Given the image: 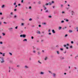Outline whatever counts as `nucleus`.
Segmentation results:
<instances>
[{"mask_svg": "<svg viewBox=\"0 0 78 78\" xmlns=\"http://www.w3.org/2000/svg\"><path fill=\"white\" fill-rule=\"evenodd\" d=\"M28 66H24V69H28Z\"/></svg>", "mask_w": 78, "mask_h": 78, "instance_id": "obj_12", "label": "nucleus"}, {"mask_svg": "<svg viewBox=\"0 0 78 78\" xmlns=\"http://www.w3.org/2000/svg\"><path fill=\"white\" fill-rule=\"evenodd\" d=\"M71 12H72V15H73L74 14V12L73 11H71Z\"/></svg>", "mask_w": 78, "mask_h": 78, "instance_id": "obj_16", "label": "nucleus"}, {"mask_svg": "<svg viewBox=\"0 0 78 78\" xmlns=\"http://www.w3.org/2000/svg\"><path fill=\"white\" fill-rule=\"evenodd\" d=\"M40 50V49L39 48H37V50Z\"/></svg>", "mask_w": 78, "mask_h": 78, "instance_id": "obj_38", "label": "nucleus"}, {"mask_svg": "<svg viewBox=\"0 0 78 78\" xmlns=\"http://www.w3.org/2000/svg\"><path fill=\"white\" fill-rule=\"evenodd\" d=\"M47 59H48V58H47V57H45V58H44V60L45 61H46L47 60Z\"/></svg>", "mask_w": 78, "mask_h": 78, "instance_id": "obj_20", "label": "nucleus"}, {"mask_svg": "<svg viewBox=\"0 0 78 78\" xmlns=\"http://www.w3.org/2000/svg\"><path fill=\"white\" fill-rule=\"evenodd\" d=\"M0 15H2V13L0 12Z\"/></svg>", "mask_w": 78, "mask_h": 78, "instance_id": "obj_62", "label": "nucleus"}, {"mask_svg": "<svg viewBox=\"0 0 78 78\" xmlns=\"http://www.w3.org/2000/svg\"><path fill=\"white\" fill-rule=\"evenodd\" d=\"M43 8H44V10H46L47 9V8L45 7V5L43 6Z\"/></svg>", "mask_w": 78, "mask_h": 78, "instance_id": "obj_11", "label": "nucleus"}, {"mask_svg": "<svg viewBox=\"0 0 78 78\" xmlns=\"http://www.w3.org/2000/svg\"><path fill=\"white\" fill-rule=\"evenodd\" d=\"M38 4L40 5L41 3V1H39L38 2Z\"/></svg>", "mask_w": 78, "mask_h": 78, "instance_id": "obj_28", "label": "nucleus"}, {"mask_svg": "<svg viewBox=\"0 0 78 78\" xmlns=\"http://www.w3.org/2000/svg\"><path fill=\"white\" fill-rule=\"evenodd\" d=\"M8 30L10 31H12L13 28L12 27H9L8 28Z\"/></svg>", "mask_w": 78, "mask_h": 78, "instance_id": "obj_4", "label": "nucleus"}, {"mask_svg": "<svg viewBox=\"0 0 78 78\" xmlns=\"http://www.w3.org/2000/svg\"><path fill=\"white\" fill-rule=\"evenodd\" d=\"M56 47H59V46L58 45H57L56 46Z\"/></svg>", "mask_w": 78, "mask_h": 78, "instance_id": "obj_52", "label": "nucleus"}, {"mask_svg": "<svg viewBox=\"0 0 78 78\" xmlns=\"http://www.w3.org/2000/svg\"><path fill=\"white\" fill-rule=\"evenodd\" d=\"M2 50H5V47L3 46L2 47Z\"/></svg>", "mask_w": 78, "mask_h": 78, "instance_id": "obj_17", "label": "nucleus"}, {"mask_svg": "<svg viewBox=\"0 0 78 78\" xmlns=\"http://www.w3.org/2000/svg\"><path fill=\"white\" fill-rule=\"evenodd\" d=\"M39 27H41V25H39Z\"/></svg>", "mask_w": 78, "mask_h": 78, "instance_id": "obj_64", "label": "nucleus"}, {"mask_svg": "<svg viewBox=\"0 0 78 78\" xmlns=\"http://www.w3.org/2000/svg\"><path fill=\"white\" fill-rule=\"evenodd\" d=\"M48 32H50V29H49L48 30Z\"/></svg>", "mask_w": 78, "mask_h": 78, "instance_id": "obj_57", "label": "nucleus"}, {"mask_svg": "<svg viewBox=\"0 0 78 78\" xmlns=\"http://www.w3.org/2000/svg\"><path fill=\"white\" fill-rule=\"evenodd\" d=\"M48 5H51V2H49L48 3Z\"/></svg>", "mask_w": 78, "mask_h": 78, "instance_id": "obj_25", "label": "nucleus"}, {"mask_svg": "<svg viewBox=\"0 0 78 78\" xmlns=\"http://www.w3.org/2000/svg\"><path fill=\"white\" fill-rule=\"evenodd\" d=\"M27 42V39H24L23 40V42Z\"/></svg>", "mask_w": 78, "mask_h": 78, "instance_id": "obj_18", "label": "nucleus"}, {"mask_svg": "<svg viewBox=\"0 0 78 78\" xmlns=\"http://www.w3.org/2000/svg\"><path fill=\"white\" fill-rule=\"evenodd\" d=\"M2 34L3 36H5V34H4V33H2Z\"/></svg>", "mask_w": 78, "mask_h": 78, "instance_id": "obj_44", "label": "nucleus"}, {"mask_svg": "<svg viewBox=\"0 0 78 78\" xmlns=\"http://www.w3.org/2000/svg\"><path fill=\"white\" fill-rule=\"evenodd\" d=\"M0 54L1 55H2L3 56H5V53H2L1 52H0Z\"/></svg>", "mask_w": 78, "mask_h": 78, "instance_id": "obj_5", "label": "nucleus"}, {"mask_svg": "<svg viewBox=\"0 0 78 78\" xmlns=\"http://www.w3.org/2000/svg\"><path fill=\"white\" fill-rule=\"evenodd\" d=\"M62 14H64V13H65V12H62Z\"/></svg>", "mask_w": 78, "mask_h": 78, "instance_id": "obj_48", "label": "nucleus"}, {"mask_svg": "<svg viewBox=\"0 0 78 78\" xmlns=\"http://www.w3.org/2000/svg\"><path fill=\"white\" fill-rule=\"evenodd\" d=\"M64 20H65L66 22H69V20L68 19H64Z\"/></svg>", "mask_w": 78, "mask_h": 78, "instance_id": "obj_13", "label": "nucleus"}, {"mask_svg": "<svg viewBox=\"0 0 78 78\" xmlns=\"http://www.w3.org/2000/svg\"><path fill=\"white\" fill-rule=\"evenodd\" d=\"M68 36V34H66L65 35V37H67V36Z\"/></svg>", "mask_w": 78, "mask_h": 78, "instance_id": "obj_41", "label": "nucleus"}, {"mask_svg": "<svg viewBox=\"0 0 78 78\" xmlns=\"http://www.w3.org/2000/svg\"><path fill=\"white\" fill-rule=\"evenodd\" d=\"M75 29H76L77 32H78V27H76Z\"/></svg>", "mask_w": 78, "mask_h": 78, "instance_id": "obj_19", "label": "nucleus"}, {"mask_svg": "<svg viewBox=\"0 0 78 78\" xmlns=\"http://www.w3.org/2000/svg\"><path fill=\"white\" fill-rule=\"evenodd\" d=\"M23 25H24V23H21V26H23Z\"/></svg>", "mask_w": 78, "mask_h": 78, "instance_id": "obj_39", "label": "nucleus"}, {"mask_svg": "<svg viewBox=\"0 0 78 78\" xmlns=\"http://www.w3.org/2000/svg\"><path fill=\"white\" fill-rule=\"evenodd\" d=\"M0 44H3V42L2 41L0 42Z\"/></svg>", "mask_w": 78, "mask_h": 78, "instance_id": "obj_42", "label": "nucleus"}, {"mask_svg": "<svg viewBox=\"0 0 78 78\" xmlns=\"http://www.w3.org/2000/svg\"><path fill=\"white\" fill-rule=\"evenodd\" d=\"M60 59L61 61H62V60H64V59H65V58H64V57H63L62 56H61L60 57Z\"/></svg>", "mask_w": 78, "mask_h": 78, "instance_id": "obj_3", "label": "nucleus"}, {"mask_svg": "<svg viewBox=\"0 0 78 78\" xmlns=\"http://www.w3.org/2000/svg\"><path fill=\"white\" fill-rule=\"evenodd\" d=\"M32 52L33 53H34V54L36 53V50H33Z\"/></svg>", "mask_w": 78, "mask_h": 78, "instance_id": "obj_8", "label": "nucleus"}, {"mask_svg": "<svg viewBox=\"0 0 78 78\" xmlns=\"http://www.w3.org/2000/svg\"><path fill=\"white\" fill-rule=\"evenodd\" d=\"M48 34H49V35H51V33H49Z\"/></svg>", "mask_w": 78, "mask_h": 78, "instance_id": "obj_54", "label": "nucleus"}, {"mask_svg": "<svg viewBox=\"0 0 78 78\" xmlns=\"http://www.w3.org/2000/svg\"><path fill=\"white\" fill-rule=\"evenodd\" d=\"M41 42H44V40H41Z\"/></svg>", "mask_w": 78, "mask_h": 78, "instance_id": "obj_63", "label": "nucleus"}, {"mask_svg": "<svg viewBox=\"0 0 78 78\" xmlns=\"http://www.w3.org/2000/svg\"><path fill=\"white\" fill-rule=\"evenodd\" d=\"M45 5L46 6H48V3H46V4H45Z\"/></svg>", "mask_w": 78, "mask_h": 78, "instance_id": "obj_34", "label": "nucleus"}, {"mask_svg": "<svg viewBox=\"0 0 78 78\" xmlns=\"http://www.w3.org/2000/svg\"><path fill=\"white\" fill-rule=\"evenodd\" d=\"M12 12H11V13H10V14L11 15H12Z\"/></svg>", "mask_w": 78, "mask_h": 78, "instance_id": "obj_59", "label": "nucleus"}, {"mask_svg": "<svg viewBox=\"0 0 78 78\" xmlns=\"http://www.w3.org/2000/svg\"><path fill=\"white\" fill-rule=\"evenodd\" d=\"M14 11H17V9H14Z\"/></svg>", "mask_w": 78, "mask_h": 78, "instance_id": "obj_51", "label": "nucleus"}, {"mask_svg": "<svg viewBox=\"0 0 78 78\" xmlns=\"http://www.w3.org/2000/svg\"><path fill=\"white\" fill-rule=\"evenodd\" d=\"M14 18H15V19L17 18V16L14 15Z\"/></svg>", "mask_w": 78, "mask_h": 78, "instance_id": "obj_33", "label": "nucleus"}, {"mask_svg": "<svg viewBox=\"0 0 78 78\" xmlns=\"http://www.w3.org/2000/svg\"><path fill=\"white\" fill-rule=\"evenodd\" d=\"M51 3L52 4H53V3H54V1H51Z\"/></svg>", "mask_w": 78, "mask_h": 78, "instance_id": "obj_40", "label": "nucleus"}, {"mask_svg": "<svg viewBox=\"0 0 78 78\" xmlns=\"http://www.w3.org/2000/svg\"><path fill=\"white\" fill-rule=\"evenodd\" d=\"M66 45H67V46H69V44H66Z\"/></svg>", "mask_w": 78, "mask_h": 78, "instance_id": "obj_53", "label": "nucleus"}, {"mask_svg": "<svg viewBox=\"0 0 78 78\" xmlns=\"http://www.w3.org/2000/svg\"><path fill=\"white\" fill-rule=\"evenodd\" d=\"M48 72L50 73H51V74H53V73L51 71H49Z\"/></svg>", "mask_w": 78, "mask_h": 78, "instance_id": "obj_30", "label": "nucleus"}, {"mask_svg": "<svg viewBox=\"0 0 78 78\" xmlns=\"http://www.w3.org/2000/svg\"><path fill=\"white\" fill-rule=\"evenodd\" d=\"M61 23H64V20H62V21H61Z\"/></svg>", "mask_w": 78, "mask_h": 78, "instance_id": "obj_27", "label": "nucleus"}, {"mask_svg": "<svg viewBox=\"0 0 78 78\" xmlns=\"http://www.w3.org/2000/svg\"><path fill=\"white\" fill-rule=\"evenodd\" d=\"M63 46H64V47H66V45L65 44V45H64Z\"/></svg>", "mask_w": 78, "mask_h": 78, "instance_id": "obj_50", "label": "nucleus"}, {"mask_svg": "<svg viewBox=\"0 0 78 78\" xmlns=\"http://www.w3.org/2000/svg\"><path fill=\"white\" fill-rule=\"evenodd\" d=\"M22 20H23V21H24V20H24V19H22Z\"/></svg>", "mask_w": 78, "mask_h": 78, "instance_id": "obj_60", "label": "nucleus"}, {"mask_svg": "<svg viewBox=\"0 0 78 78\" xmlns=\"http://www.w3.org/2000/svg\"><path fill=\"white\" fill-rule=\"evenodd\" d=\"M38 63H39V64H42V62H40V61H39V60H38Z\"/></svg>", "mask_w": 78, "mask_h": 78, "instance_id": "obj_23", "label": "nucleus"}, {"mask_svg": "<svg viewBox=\"0 0 78 78\" xmlns=\"http://www.w3.org/2000/svg\"><path fill=\"white\" fill-rule=\"evenodd\" d=\"M21 2L22 3H23V0H21Z\"/></svg>", "mask_w": 78, "mask_h": 78, "instance_id": "obj_46", "label": "nucleus"}, {"mask_svg": "<svg viewBox=\"0 0 78 78\" xmlns=\"http://www.w3.org/2000/svg\"><path fill=\"white\" fill-rule=\"evenodd\" d=\"M18 27L16 26V27H15V29H17L18 28Z\"/></svg>", "mask_w": 78, "mask_h": 78, "instance_id": "obj_55", "label": "nucleus"}, {"mask_svg": "<svg viewBox=\"0 0 78 78\" xmlns=\"http://www.w3.org/2000/svg\"><path fill=\"white\" fill-rule=\"evenodd\" d=\"M67 27H64L62 29L63 30H64L65 29H66L67 28Z\"/></svg>", "mask_w": 78, "mask_h": 78, "instance_id": "obj_26", "label": "nucleus"}, {"mask_svg": "<svg viewBox=\"0 0 78 78\" xmlns=\"http://www.w3.org/2000/svg\"><path fill=\"white\" fill-rule=\"evenodd\" d=\"M0 61H1V63H3L5 62L4 61V58L3 57H0Z\"/></svg>", "mask_w": 78, "mask_h": 78, "instance_id": "obj_1", "label": "nucleus"}, {"mask_svg": "<svg viewBox=\"0 0 78 78\" xmlns=\"http://www.w3.org/2000/svg\"><path fill=\"white\" fill-rule=\"evenodd\" d=\"M9 54L11 55V56H12V54L11 52H9Z\"/></svg>", "mask_w": 78, "mask_h": 78, "instance_id": "obj_32", "label": "nucleus"}, {"mask_svg": "<svg viewBox=\"0 0 78 78\" xmlns=\"http://www.w3.org/2000/svg\"><path fill=\"white\" fill-rule=\"evenodd\" d=\"M38 55H39L41 54V52L40 51H39L37 52Z\"/></svg>", "mask_w": 78, "mask_h": 78, "instance_id": "obj_21", "label": "nucleus"}, {"mask_svg": "<svg viewBox=\"0 0 78 78\" xmlns=\"http://www.w3.org/2000/svg\"><path fill=\"white\" fill-rule=\"evenodd\" d=\"M66 52H67V51H65L64 52V53H65V54H66Z\"/></svg>", "mask_w": 78, "mask_h": 78, "instance_id": "obj_58", "label": "nucleus"}, {"mask_svg": "<svg viewBox=\"0 0 78 78\" xmlns=\"http://www.w3.org/2000/svg\"><path fill=\"white\" fill-rule=\"evenodd\" d=\"M42 24L43 25H47V23L45 22L42 23Z\"/></svg>", "mask_w": 78, "mask_h": 78, "instance_id": "obj_15", "label": "nucleus"}, {"mask_svg": "<svg viewBox=\"0 0 78 78\" xmlns=\"http://www.w3.org/2000/svg\"><path fill=\"white\" fill-rule=\"evenodd\" d=\"M60 50H61L62 51V50H63V49H62V48H60Z\"/></svg>", "mask_w": 78, "mask_h": 78, "instance_id": "obj_49", "label": "nucleus"}, {"mask_svg": "<svg viewBox=\"0 0 78 78\" xmlns=\"http://www.w3.org/2000/svg\"><path fill=\"white\" fill-rule=\"evenodd\" d=\"M71 43L72 44H73V41H72L71 42Z\"/></svg>", "mask_w": 78, "mask_h": 78, "instance_id": "obj_37", "label": "nucleus"}, {"mask_svg": "<svg viewBox=\"0 0 78 78\" xmlns=\"http://www.w3.org/2000/svg\"><path fill=\"white\" fill-rule=\"evenodd\" d=\"M53 77H56V74L55 73H53Z\"/></svg>", "mask_w": 78, "mask_h": 78, "instance_id": "obj_6", "label": "nucleus"}, {"mask_svg": "<svg viewBox=\"0 0 78 78\" xmlns=\"http://www.w3.org/2000/svg\"><path fill=\"white\" fill-rule=\"evenodd\" d=\"M2 22L1 21H0V25H2Z\"/></svg>", "mask_w": 78, "mask_h": 78, "instance_id": "obj_47", "label": "nucleus"}, {"mask_svg": "<svg viewBox=\"0 0 78 78\" xmlns=\"http://www.w3.org/2000/svg\"><path fill=\"white\" fill-rule=\"evenodd\" d=\"M37 33H38V34H41V32L39 31H38Z\"/></svg>", "mask_w": 78, "mask_h": 78, "instance_id": "obj_35", "label": "nucleus"}, {"mask_svg": "<svg viewBox=\"0 0 78 78\" xmlns=\"http://www.w3.org/2000/svg\"><path fill=\"white\" fill-rule=\"evenodd\" d=\"M5 7V5H2V8H3Z\"/></svg>", "mask_w": 78, "mask_h": 78, "instance_id": "obj_29", "label": "nucleus"}, {"mask_svg": "<svg viewBox=\"0 0 78 78\" xmlns=\"http://www.w3.org/2000/svg\"><path fill=\"white\" fill-rule=\"evenodd\" d=\"M60 6H61V8H63V7H64V5L61 4L60 5Z\"/></svg>", "mask_w": 78, "mask_h": 78, "instance_id": "obj_9", "label": "nucleus"}, {"mask_svg": "<svg viewBox=\"0 0 78 78\" xmlns=\"http://www.w3.org/2000/svg\"><path fill=\"white\" fill-rule=\"evenodd\" d=\"M69 32L70 33H72L73 31H72V30H69Z\"/></svg>", "mask_w": 78, "mask_h": 78, "instance_id": "obj_24", "label": "nucleus"}, {"mask_svg": "<svg viewBox=\"0 0 78 78\" xmlns=\"http://www.w3.org/2000/svg\"><path fill=\"white\" fill-rule=\"evenodd\" d=\"M29 20H30V21H31V20H32V19H31V18Z\"/></svg>", "mask_w": 78, "mask_h": 78, "instance_id": "obj_43", "label": "nucleus"}, {"mask_svg": "<svg viewBox=\"0 0 78 78\" xmlns=\"http://www.w3.org/2000/svg\"><path fill=\"white\" fill-rule=\"evenodd\" d=\"M20 37H23L24 38H25L26 37V35L25 34H23V35H20Z\"/></svg>", "mask_w": 78, "mask_h": 78, "instance_id": "obj_2", "label": "nucleus"}, {"mask_svg": "<svg viewBox=\"0 0 78 78\" xmlns=\"http://www.w3.org/2000/svg\"><path fill=\"white\" fill-rule=\"evenodd\" d=\"M31 38L32 39H34V37H33L32 36V37H31Z\"/></svg>", "mask_w": 78, "mask_h": 78, "instance_id": "obj_45", "label": "nucleus"}, {"mask_svg": "<svg viewBox=\"0 0 78 78\" xmlns=\"http://www.w3.org/2000/svg\"><path fill=\"white\" fill-rule=\"evenodd\" d=\"M45 12L46 13H48L49 12V11H48V10H46L44 12Z\"/></svg>", "mask_w": 78, "mask_h": 78, "instance_id": "obj_7", "label": "nucleus"}, {"mask_svg": "<svg viewBox=\"0 0 78 78\" xmlns=\"http://www.w3.org/2000/svg\"><path fill=\"white\" fill-rule=\"evenodd\" d=\"M70 48H72V46H70Z\"/></svg>", "mask_w": 78, "mask_h": 78, "instance_id": "obj_56", "label": "nucleus"}, {"mask_svg": "<svg viewBox=\"0 0 78 78\" xmlns=\"http://www.w3.org/2000/svg\"><path fill=\"white\" fill-rule=\"evenodd\" d=\"M14 5H16V2H15L14 4Z\"/></svg>", "mask_w": 78, "mask_h": 78, "instance_id": "obj_61", "label": "nucleus"}, {"mask_svg": "<svg viewBox=\"0 0 78 78\" xmlns=\"http://www.w3.org/2000/svg\"><path fill=\"white\" fill-rule=\"evenodd\" d=\"M61 28H62V27H59L58 30H61Z\"/></svg>", "mask_w": 78, "mask_h": 78, "instance_id": "obj_31", "label": "nucleus"}, {"mask_svg": "<svg viewBox=\"0 0 78 78\" xmlns=\"http://www.w3.org/2000/svg\"><path fill=\"white\" fill-rule=\"evenodd\" d=\"M52 32L54 34H55V30H52Z\"/></svg>", "mask_w": 78, "mask_h": 78, "instance_id": "obj_14", "label": "nucleus"}, {"mask_svg": "<svg viewBox=\"0 0 78 78\" xmlns=\"http://www.w3.org/2000/svg\"><path fill=\"white\" fill-rule=\"evenodd\" d=\"M57 54L58 55H59V51H57Z\"/></svg>", "mask_w": 78, "mask_h": 78, "instance_id": "obj_36", "label": "nucleus"}, {"mask_svg": "<svg viewBox=\"0 0 78 78\" xmlns=\"http://www.w3.org/2000/svg\"><path fill=\"white\" fill-rule=\"evenodd\" d=\"M48 17L49 18H51V17H52V16H51L49 15L48 16Z\"/></svg>", "mask_w": 78, "mask_h": 78, "instance_id": "obj_22", "label": "nucleus"}, {"mask_svg": "<svg viewBox=\"0 0 78 78\" xmlns=\"http://www.w3.org/2000/svg\"><path fill=\"white\" fill-rule=\"evenodd\" d=\"M41 75H44V72H41L40 73Z\"/></svg>", "mask_w": 78, "mask_h": 78, "instance_id": "obj_10", "label": "nucleus"}]
</instances>
